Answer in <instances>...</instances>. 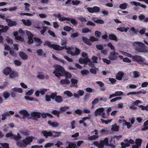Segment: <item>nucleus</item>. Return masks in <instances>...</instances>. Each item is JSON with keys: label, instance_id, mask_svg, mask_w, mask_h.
<instances>
[{"label": "nucleus", "instance_id": "obj_48", "mask_svg": "<svg viewBox=\"0 0 148 148\" xmlns=\"http://www.w3.org/2000/svg\"><path fill=\"white\" fill-rule=\"evenodd\" d=\"M81 73L83 76H84L88 74L89 71L87 70H84L82 71Z\"/></svg>", "mask_w": 148, "mask_h": 148}, {"label": "nucleus", "instance_id": "obj_64", "mask_svg": "<svg viewBox=\"0 0 148 148\" xmlns=\"http://www.w3.org/2000/svg\"><path fill=\"white\" fill-rule=\"evenodd\" d=\"M97 48L98 50H102L103 48V46L102 44L97 45H96Z\"/></svg>", "mask_w": 148, "mask_h": 148}, {"label": "nucleus", "instance_id": "obj_9", "mask_svg": "<svg viewBox=\"0 0 148 148\" xmlns=\"http://www.w3.org/2000/svg\"><path fill=\"white\" fill-rule=\"evenodd\" d=\"M64 47H62L60 46L55 44H53L51 47V48H52L54 50L57 51L61 50L64 49Z\"/></svg>", "mask_w": 148, "mask_h": 148}, {"label": "nucleus", "instance_id": "obj_21", "mask_svg": "<svg viewBox=\"0 0 148 148\" xmlns=\"http://www.w3.org/2000/svg\"><path fill=\"white\" fill-rule=\"evenodd\" d=\"M22 21L25 25H27L28 26H31L32 24L31 22L29 19H27L26 20L23 19Z\"/></svg>", "mask_w": 148, "mask_h": 148}, {"label": "nucleus", "instance_id": "obj_27", "mask_svg": "<svg viewBox=\"0 0 148 148\" xmlns=\"http://www.w3.org/2000/svg\"><path fill=\"white\" fill-rule=\"evenodd\" d=\"M51 113L54 115H56L59 118L60 117V115L61 113L60 111H57V110H53L51 112Z\"/></svg>", "mask_w": 148, "mask_h": 148}, {"label": "nucleus", "instance_id": "obj_33", "mask_svg": "<svg viewBox=\"0 0 148 148\" xmlns=\"http://www.w3.org/2000/svg\"><path fill=\"white\" fill-rule=\"evenodd\" d=\"M42 24V25H43V23H42L40 22H38L35 23V24L34 25V27L35 28L37 29H38L39 30L41 29V24Z\"/></svg>", "mask_w": 148, "mask_h": 148}, {"label": "nucleus", "instance_id": "obj_14", "mask_svg": "<svg viewBox=\"0 0 148 148\" xmlns=\"http://www.w3.org/2000/svg\"><path fill=\"white\" fill-rule=\"evenodd\" d=\"M42 133L46 138H47L48 136H51L53 135L52 133L50 131L47 132L45 130H43L42 131Z\"/></svg>", "mask_w": 148, "mask_h": 148}, {"label": "nucleus", "instance_id": "obj_18", "mask_svg": "<svg viewBox=\"0 0 148 148\" xmlns=\"http://www.w3.org/2000/svg\"><path fill=\"white\" fill-rule=\"evenodd\" d=\"M80 52L81 51L79 49L76 48L75 52H73L70 51V53L71 55L74 56L78 55L80 53Z\"/></svg>", "mask_w": 148, "mask_h": 148}, {"label": "nucleus", "instance_id": "obj_26", "mask_svg": "<svg viewBox=\"0 0 148 148\" xmlns=\"http://www.w3.org/2000/svg\"><path fill=\"white\" fill-rule=\"evenodd\" d=\"M82 40L86 44L89 45H92L91 43L89 41L88 39L86 37H83L82 38Z\"/></svg>", "mask_w": 148, "mask_h": 148}, {"label": "nucleus", "instance_id": "obj_32", "mask_svg": "<svg viewBox=\"0 0 148 148\" xmlns=\"http://www.w3.org/2000/svg\"><path fill=\"white\" fill-rule=\"evenodd\" d=\"M52 132L53 133V136L54 137H58L60 136V134L61 133V132H56L54 131H52Z\"/></svg>", "mask_w": 148, "mask_h": 148}, {"label": "nucleus", "instance_id": "obj_4", "mask_svg": "<svg viewBox=\"0 0 148 148\" xmlns=\"http://www.w3.org/2000/svg\"><path fill=\"white\" fill-rule=\"evenodd\" d=\"M93 144L98 147V148H104L105 145H108V138H106L104 140H101L99 143L98 141H95L93 142Z\"/></svg>", "mask_w": 148, "mask_h": 148}, {"label": "nucleus", "instance_id": "obj_49", "mask_svg": "<svg viewBox=\"0 0 148 148\" xmlns=\"http://www.w3.org/2000/svg\"><path fill=\"white\" fill-rule=\"evenodd\" d=\"M57 93L56 92H53L51 93V95H50L51 97V99H55L56 97L57 96Z\"/></svg>", "mask_w": 148, "mask_h": 148}, {"label": "nucleus", "instance_id": "obj_51", "mask_svg": "<svg viewBox=\"0 0 148 148\" xmlns=\"http://www.w3.org/2000/svg\"><path fill=\"white\" fill-rule=\"evenodd\" d=\"M52 44H51L50 42L48 41H46L44 44V45H47L49 47L51 48Z\"/></svg>", "mask_w": 148, "mask_h": 148}, {"label": "nucleus", "instance_id": "obj_10", "mask_svg": "<svg viewBox=\"0 0 148 148\" xmlns=\"http://www.w3.org/2000/svg\"><path fill=\"white\" fill-rule=\"evenodd\" d=\"M104 110V109L103 108H99L97 109L95 112V116H101L102 112H103Z\"/></svg>", "mask_w": 148, "mask_h": 148}, {"label": "nucleus", "instance_id": "obj_24", "mask_svg": "<svg viewBox=\"0 0 148 148\" xmlns=\"http://www.w3.org/2000/svg\"><path fill=\"white\" fill-rule=\"evenodd\" d=\"M55 101L58 103H61L63 101L62 97L60 95H57L55 99Z\"/></svg>", "mask_w": 148, "mask_h": 148}, {"label": "nucleus", "instance_id": "obj_31", "mask_svg": "<svg viewBox=\"0 0 148 148\" xmlns=\"http://www.w3.org/2000/svg\"><path fill=\"white\" fill-rule=\"evenodd\" d=\"M52 58L55 60H58L63 64H64L66 62L63 60H62L58 58V57L56 56L54 54L52 55Z\"/></svg>", "mask_w": 148, "mask_h": 148}, {"label": "nucleus", "instance_id": "obj_8", "mask_svg": "<svg viewBox=\"0 0 148 148\" xmlns=\"http://www.w3.org/2000/svg\"><path fill=\"white\" fill-rule=\"evenodd\" d=\"M88 11L90 13L98 12L100 10L99 8L97 6H94L93 8L88 7L87 8Z\"/></svg>", "mask_w": 148, "mask_h": 148}, {"label": "nucleus", "instance_id": "obj_29", "mask_svg": "<svg viewBox=\"0 0 148 148\" xmlns=\"http://www.w3.org/2000/svg\"><path fill=\"white\" fill-rule=\"evenodd\" d=\"M2 118L1 120L3 121L5 120L6 118V117L8 116H10V115L8 113V112H5L4 113L1 114Z\"/></svg>", "mask_w": 148, "mask_h": 148}, {"label": "nucleus", "instance_id": "obj_56", "mask_svg": "<svg viewBox=\"0 0 148 148\" xmlns=\"http://www.w3.org/2000/svg\"><path fill=\"white\" fill-rule=\"evenodd\" d=\"M47 91V89L45 88H42L40 89V92L41 95H43Z\"/></svg>", "mask_w": 148, "mask_h": 148}, {"label": "nucleus", "instance_id": "obj_28", "mask_svg": "<svg viewBox=\"0 0 148 148\" xmlns=\"http://www.w3.org/2000/svg\"><path fill=\"white\" fill-rule=\"evenodd\" d=\"M60 83L62 84H70V82L69 80L66 79L61 80L60 81Z\"/></svg>", "mask_w": 148, "mask_h": 148}, {"label": "nucleus", "instance_id": "obj_38", "mask_svg": "<svg viewBox=\"0 0 148 148\" xmlns=\"http://www.w3.org/2000/svg\"><path fill=\"white\" fill-rule=\"evenodd\" d=\"M42 73V72H38V73L39 74L37 76V77L38 78L40 79H45V76L44 75H42L41 74V73Z\"/></svg>", "mask_w": 148, "mask_h": 148}, {"label": "nucleus", "instance_id": "obj_43", "mask_svg": "<svg viewBox=\"0 0 148 148\" xmlns=\"http://www.w3.org/2000/svg\"><path fill=\"white\" fill-rule=\"evenodd\" d=\"M79 34L78 32H76L72 34L70 36V37L73 39H74V38L78 37Z\"/></svg>", "mask_w": 148, "mask_h": 148}, {"label": "nucleus", "instance_id": "obj_3", "mask_svg": "<svg viewBox=\"0 0 148 148\" xmlns=\"http://www.w3.org/2000/svg\"><path fill=\"white\" fill-rule=\"evenodd\" d=\"M65 70L64 68L60 65H56L55 68V70L53 72V73L55 74V76L59 78L60 76H64Z\"/></svg>", "mask_w": 148, "mask_h": 148}, {"label": "nucleus", "instance_id": "obj_34", "mask_svg": "<svg viewBox=\"0 0 148 148\" xmlns=\"http://www.w3.org/2000/svg\"><path fill=\"white\" fill-rule=\"evenodd\" d=\"M12 90H13L14 92H17L19 93H22L23 92L22 89L21 88L14 87L12 88Z\"/></svg>", "mask_w": 148, "mask_h": 148}, {"label": "nucleus", "instance_id": "obj_53", "mask_svg": "<svg viewBox=\"0 0 148 148\" xmlns=\"http://www.w3.org/2000/svg\"><path fill=\"white\" fill-rule=\"evenodd\" d=\"M100 120L102 123H105L106 124H108L110 122L112 121V119L108 120H105L102 119H101Z\"/></svg>", "mask_w": 148, "mask_h": 148}, {"label": "nucleus", "instance_id": "obj_52", "mask_svg": "<svg viewBox=\"0 0 148 148\" xmlns=\"http://www.w3.org/2000/svg\"><path fill=\"white\" fill-rule=\"evenodd\" d=\"M82 32L83 33H86L91 32V31L88 28H84L82 29Z\"/></svg>", "mask_w": 148, "mask_h": 148}, {"label": "nucleus", "instance_id": "obj_23", "mask_svg": "<svg viewBox=\"0 0 148 148\" xmlns=\"http://www.w3.org/2000/svg\"><path fill=\"white\" fill-rule=\"evenodd\" d=\"M108 37L111 40H114L116 41H117L118 40L116 36L113 34H110L109 35Z\"/></svg>", "mask_w": 148, "mask_h": 148}, {"label": "nucleus", "instance_id": "obj_19", "mask_svg": "<svg viewBox=\"0 0 148 148\" xmlns=\"http://www.w3.org/2000/svg\"><path fill=\"white\" fill-rule=\"evenodd\" d=\"M67 143H68V145L66 147V148H77V146L75 143L67 141Z\"/></svg>", "mask_w": 148, "mask_h": 148}, {"label": "nucleus", "instance_id": "obj_60", "mask_svg": "<svg viewBox=\"0 0 148 148\" xmlns=\"http://www.w3.org/2000/svg\"><path fill=\"white\" fill-rule=\"evenodd\" d=\"M139 107L141 108V109L142 110H148V105L146 106H145L142 105H140Z\"/></svg>", "mask_w": 148, "mask_h": 148}, {"label": "nucleus", "instance_id": "obj_41", "mask_svg": "<svg viewBox=\"0 0 148 148\" xmlns=\"http://www.w3.org/2000/svg\"><path fill=\"white\" fill-rule=\"evenodd\" d=\"M111 129L113 131H118L119 129V127L116 124H114L113 125Z\"/></svg>", "mask_w": 148, "mask_h": 148}, {"label": "nucleus", "instance_id": "obj_35", "mask_svg": "<svg viewBox=\"0 0 148 148\" xmlns=\"http://www.w3.org/2000/svg\"><path fill=\"white\" fill-rule=\"evenodd\" d=\"M142 142V140L141 139L139 138L136 139L135 143L136 145L140 147Z\"/></svg>", "mask_w": 148, "mask_h": 148}, {"label": "nucleus", "instance_id": "obj_36", "mask_svg": "<svg viewBox=\"0 0 148 148\" xmlns=\"http://www.w3.org/2000/svg\"><path fill=\"white\" fill-rule=\"evenodd\" d=\"M88 60V58L82 59L80 58L79 60V62L80 64H82L87 62Z\"/></svg>", "mask_w": 148, "mask_h": 148}, {"label": "nucleus", "instance_id": "obj_59", "mask_svg": "<svg viewBox=\"0 0 148 148\" xmlns=\"http://www.w3.org/2000/svg\"><path fill=\"white\" fill-rule=\"evenodd\" d=\"M80 3V1L77 0H73L71 1V3L75 5H77Z\"/></svg>", "mask_w": 148, "mask_h": 148}, {"label": "nucleus", "instance_id": "obj_42", "mask_svg": "<svg viewBox=\"0 0 148 148\" xmlns=\"http://www.w3.org/2000/svg\"><path fill=\"white\" fill-rule=\"evenodd\" d=\"M69 108V107L68 106L62 107L60 108V112H64L66 111Z\"/></svg>", "mask_w": 148, "mask_h": 148}, {"label": "nucleus", "instance_id": "obj_20", "mask_svg": "<svg viewBox=\"0 0 148 148\" xmlns=\"http://www.w3.org/2000/svg\"><path fill=\"white\" fill-rule=\"evenodd\" d=\"M19 56L24 60H26L28 58V56L24 52H21L19 53Z\"/></svg>", "mask_w": 148, "mask_h": 148}, {"label": "nucleus", "instance_id": "obj_1", "mask_svg": "<svg viewBox=\"0 0 148 148\" xmlns=\"http://www.w3.org/2000/svg\"><path fill=\"white\" fill-rule=\"evenodd\" d=\"M6 138H10L11 139H13L14 140L17 141L16 142V145L19 147L25 148L28 145H30L34 137L33 136H29L26 137L22 140L18 141L22 138V137L20 134L18 133L17 136L13 134L12 133H8L6 134L5 135Z\"/></svg>", "mask_w": 148, "mask_h": 148}, {"label": "nucleus", "instance_id": "obj_16", "mask_svg": "<svg viewBox=\"0 0 148 148\" xmlns=\"http://www.w3.org/2000/svg\"><path fill=\"white\" fill-rule=\"evenodd\" d=\"M6 21L8 23V25L10 27L13 26H16L17 23L15 21H13L10 19H6Z\"/></svg>", "mask_w": 148, "mask_h": 148}, {"label": "nucleus", "instance_id": "obj_61", "mask_svg": "<svg viewBox=\"0 0 148 148\" xmlns=\"http://www.w3.org/2000/svg\"><path fill=\"white\" fill-rule=\"evenodd\" d=\"M63 29L64 30L67 32H69L72 29L71 27L67 26L64 27Z\"/></svg>", "mask_w": 148, "mask_h": 148}, {"label": "nucleus", "instance_id": "obj_39", "mask_svg": "<svg viewBox=\"0 0 148 148\" xmlns=\"http://www.w3.org/2000/svg\"><path fill=\"white\" fill-rule=\"evenodd\" d=\"M99 137V136L98 135H93L88 137V138L89 140H95L98 138Z\"/></svg>", "mask_w": 148, "mask_h": 148}, {"label": "nucleus", "instance_id": "obj_47", "mask_svg": "<svg viewBox=\"0 0 148 148\" xmlns=\"http://www.w3.org/2000/svg\"><path fill=\"white\" fill-rule=\"evenodd\" d=\"M42 28V30H41L40 32L41 34L44 35V33L46 31V30L48 29V27L46 26H43Z\"/></svg>", "mask_w": 148, "mask_h": 148}, {"label": "nucleus", "instance_id": "obj_40", "mask_svg": "<svg viewBox=\"0 0 148 148\" xmlns=\"http://www.w3.org/2000/svg\"><path fill=\"white\" fill-rule=\"evenodd\" d=\"M117 29L122 32L124 31L126 32L127 31V29L125 28L124 27H118L117 28Z\"/></svg>", "mask_w": 148, "mask_h": 148}, {"label": "nucleus", "instance_id": "obj_2", "mask_svg": "<svg viewBox=\"0 0 148 148\" xmlns=\"http://www.w3.org/2000/svg\"><path fill=\"white\" fill-rule=\"evenodd\" d=\"M133 46L135 48L136 52L137 53H146L147 51L146 46L143 42H134L132 43Z\"/></svg>", "mask_w": 148, "mask_h": 148}, {"label": "nucleus", "instance_id": "obj_12", "mask_svg": "<svg viewBox=\"0 0 148 148\" xmlns=\"http://www.w3.org/2000/svg\"><path fill=\"white\" fill-rule=\"evenodd\" d=\"M53 16L55 17L58 18L59 20L62 21H65V20H68V18H66V17H61V15L60 13L58 14H53Z\"/></svg>", "mask_w": 148, "mask_h": 148}, {"label": "nucleus", "instance_id": "obj_30", "mask_svg": "<svg viewBox=\"0 0 148 148\" xmlns=\"http://www.w3.org/2000/svg\"><path fill=\"white\" fill-rule=\"evenodd\" d=\"M71 81L72 83V84L73 86L75 87H77V85H75V84H77L78 82L77 79L73 78H71Z\"/></svg>", "mask_w": 148, "mask_h": 148}, {"label": "nucleus", "instance_id": "obj_6", "mask_svg": "<svg viewBox=\"0 0 148 148\" xmlns=\"http://www.w3.org/2000/svg\"><path fill=\"white\" fill-rule=\"evenodd\" d=\"M40 112H32L31 114L32 119L36 121H38V119L40 117Z\"/></svg>", "mask_w": 148, "mask_h": 148}, {"label": "nucleus", "instance_id": "obj_22", "mask_svg": "<svg viewBox=\"0 0 148 148\" xmlns=\"http://www.w3.org/2000/svg\"><path fill=\"white\" fill-rule=\"evenodd\" d=\"M66 18H68V20H65L69 21H70L71 23L74 25H76L77 23V22L74 18H69V17H66Z\"/></svg>", "mask_w": 148, "mask_h": 148}, {"label": "nucleus", "instance_id": "obj_7", "mask_svg": "<svg viewBox=\"0 0 148 148\" xmlns=\"http://www.w3.org/2000/svg\"><path fill=\"white\" fill-rule=\"evenodd\" d=\"M110 55L109 56L108 58L111 60H114L117 58V55L119 54L117 52L115 53V51H114L113 52H110Z\"/></svg>", "mask_w": 148, "mask_h": 148}, {"label": "nucleus", "instance_id": "obj_62", "mask_svg": "<svg viewBox=\"0 0 148 148\" xmlns=\"http://www.w3.org/2000/svg\"><path fill=\"white\" fill-rule=\"evenodd\" d=\"M34 90L33 89H31L29 90H28L27 92L26 93V95H31L33 93Z\"/></svg>", "mask_w": 148, "mask_h": 148}, {"label": "nucleus", "instance_id": "obj_50", "mask_svg": "<svg viewBox=\"0 0 148 148\" xmlns=\"http://www.w3.org/2000/svg\"><path fill=\"white\" fill-rule=\"evenodd\" d=\"M98 40H99L98 38H95L94 36H90V37L89 40L92 42L95 41H98Z\"/></svg>", "mask_w": 148, "mask_h": 148}, {"label": "nucleus", "instance_id": "obj_13", "mask_svg": "<svg viewBox=\"0 0 148 148\" xmlns=\"http://www.w3.org/2000/svg\"><path fill=\"white\" fill-rule=\"evenodd\" d=\"M18 74L17 72L12 71L9 74L10 77L11 79H14L18 76Z\"/></svg>", "mask_w": 148, "mask_h": 148}, {"label": "nucleus", "instance_id": "obj_57", "mask_svg": "<svg viewBox=\"0 0 148 148\" xmlns=\"http://www.w3.org/2000/svg\"><path fill=\"white\" fill-rule=\"evenodd\" d=\"M108 46L112 50L115 51V49L114 47L112 45L111 42H109L108 44Z\"/></svg>", "mask_w": 148, "mask_h": 148}, {"label": "nucleus", "instance_id": "obj_55", "mask_svg": "<svg viewBox=\"0 0 148 148\" xmlns=\"http://www.w3.org/2000/svg\"><path fill=\"white\" fill-rule=\"evenodd\" d=\"M10 93H8L7 92H5L3 93V97L5 99H7L10 96Z\"/></svg>", "mask_w": 148, "mask_h": 148}, {"label": "nucleus", "instance_id": "obj_37", "mask_svg": "<svg viewBox=\"0 0 148 148\" xmlns=\"http://www.w3.org/2000/svg\"><path fill=\"white\" fill-rule=\"evenodd\" d=\"M34 40L37 43V44H36V46H40L42 43V42L41 40L38 38H34Z\"/></svg>", "mask_w": 148, "mask_h": 148}, {"label": "nucleus", "instance_id": "obj_63", "mask_svg": "<svg viewBox=\"0 0 148 148\" xmlns=\"http://www.w3.org/2000/svg\"><path fill=\"white\" fill-rule=\"evenodd\" d=\"M79 20L82 22L87 21L85 18L84 17L82 16H80L78 17Z\"/></svg>", "mask_w": 148, "mask_h": 148}, {"label": "nucleus", "instance_id": "obj_25", "mask_svg": "<svg viewBox=\"0 0 148 148\" xmlns=\"http://www.w3.org/2000/svg\"><path fill=\"white\" fill-rule=\"evenodd\" d=\"M48 123L53 127H56L59 125V124L58 123L56 122H52L51 121H48Z\"/></svg>", "mask_w": 148, "mask_h": 148}, {"label": "nucleus", "instance_id": "obj_5", "mask_svg": "<svg viewBox=\"0 0 148 148\" xmlns=\"http://www.w3.org/2000/svg\"><path fill=\"white\" fill-rule=\"evenodd\" d=\"M132 59L133 61L141 65H145L146 63L145 59L139 56H132Z\"/></svg>", "mask_w": 148, "mask_h": 148}, {"label": "nucleus", "instance_id": "obj_46", "mask_svg": "<svg viewBox=\"0 0 148 148\" xmlns=\"http://www.w3.org/2000/svg\"><path fill=\"white\" fill-rule=\"evenodd\" d=\"M133 75L134 77L137 78L140 76V74L138 71H134L133 72Z\"/></svg>", "mask_w": 148, "mask_h": 148}, {"label": "nucleus", "instance_id": "obj_15", "mask_svg": "<svg viewBox=\"0 0 148 148\" xmlns=\"http://www.w3.org/2000/svg\"><path fill=\"white\" fill-rule=\"evenodd\" d=\"M124 75V73L121 71L118 72L116 75V78L119 80H121L122 78Z\"/></svg>", "mask_w": 148, "mask_h": 148}, {"label": "nucleus", "instance_id": "obj_11", "mask_svg": "<svg viewBox=\"0 0 148 148\" xmlns=\"http://www.w3.org/2000/svg\"><path fill=\"white\" fill-rule=\"evenodd\" d=\"M19 113L23 115L22 118L24 119L26 117L29 116L30 114L28 113V112L26 110H21L19 112Z\"/></svg>", "mask_w": 148, "mask_h": 148}, {"label": "nucleus", "instance_id": "obj_45", "mask_svg": "<svg viewBox=\"0 0 148 148\" xmlns=\"http://www.w3.org/2000/svg\"><path fill=\"white\" fill-rule=\"evenodd\" d=\"M64 76L66 77V78L67 79L70 78L71 77V73L69 72H66L65 70L64 74Z\"/></svg>", "mask_w": 148, "mask_h": 148}, {"label": "nucleus", "instance_id": "obj_54", "mask_svg": "<svg viewBox=\"0 0 148 148\" xmlns=\"http://www.w3.org/2000/svg\"><path fill=\"white\" fill-rule=\"evenodd\" d=\"M1 146L3 147H1L0 148H10L9 147V145L7 143H3L1 144Z\"/></svg>", "mask_w": 148, "mask_h": 148}, {"label": "nucleus", "instance_id": "obj_17", "mask_svg": "<svg viewBox=\"0 0 148 148\" xmlns=\"http://www.w3.org/2000/svg\"><path fill=\"white\" fill-rule=\"evenodd\" d=\"M12 71V69L10 67H8L3 70V73L4 75H9Z\"/></svg>", "mask_w": 148, "mask_h": 148}, {"label": "nucleus", "instance_id": "obj_58", "mask_svg": "<svg viewBox=\"0 0 148 148\" xmlns=\"http://www.w3.org/2000/svg\"><path fill=\"white\" fill-rule=\"evenodd\" d=\"M64 93L66 95L69 97H71L73 96V94L69 91H66L64 92Z\"/></svg>", "mask_w": 148, "mask_h": 148}, {"label": "nucleus", "instance_id": "obj_44", "mask_svg": "<svg viewBox=\"0 0 148 148\" xmlns=\"http://www.w3.org/2000/svg\"><path fill=\"white\" fill-rule=\"evenodd\" d=\"M127 4L125 3L121 4L119 5V8L122 9H125L126 8Z\"/></svg>", "mask_w": 148, "mask_h": 148}]
</instances>
